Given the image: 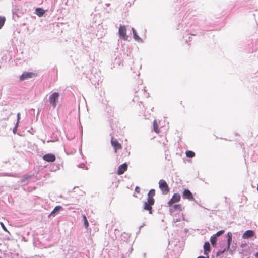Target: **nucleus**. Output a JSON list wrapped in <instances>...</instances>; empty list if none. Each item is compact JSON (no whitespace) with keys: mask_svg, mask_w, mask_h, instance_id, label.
I'll return each instance as SVG.
<instances>
[{"mask_svg":"<svg viewBox=\"0 0 258 258\" xmlns=\"http://www.w3.org/2000/svg\"><path fill=\"white\" fill-rule=\"evenodd\" d=\"M20 119V113L17 114V121L19 122Z\"/></svg>","mask_w":258,"mask_h":258,"instance_id":"obj_28","label":"nucleus"},{"mask_svg":"<svg viewBox=\"0 0 258 258\" xmlns=\"http://www.w3.org/2000/svg\"><path fill=\"white\" fill-rule=\"evenodd\" d=\"M154 203V200L151 199H147V201L145 202L144 204V209L146 210H148L150 214L152 213V206Z\"/></svg>","mask_w":258,"mask_h":258,"instance_id":"obj_4","label":"nucleus"},{"mask_svg":"<svg viewBox=\"0 0 258 258\" xmlns=\"http://www.w3.org/2000/svg\"><path fill=\"white\" fill-rule=\"evenodd\" d=\"M6 21V18L4 17H0V29L4 26Z\"/></svg>","mask_w":258,"mask_h":258,"instance_id":"obj_21","label":"nucleus"},{"mask_svg":"<svg viewBox=\"0 0 258 258\" xmlns=\"http://www.w3.org/2000/svg\"><path fill=\"white\" fill-rule=\"evenodd\" d=\"M210 244L209 242H206L204 245V254H207V252L209 251L210 250Z\"/></svg>","mask_w":258,"mask_h":258,"instance_id":"obj_17","label":"nucleus"},{"mask_svg":"<svg viewBox=\"0 0 258 258\" xmlns=\"http://www.w3.org/2000/svg\"><path fill=\"white\" fill-rule=\"evenodd\" d=\"M153 128L155 132L159 133V130L158 128V125L156 120L153 121Z\"/></svg>","mask_w":258,"mask_h":258,"instance_id":"obj_20","label":"nucleus"},{"mask_svg":"<svg viewBox=\"0 0 258 258\" xmlns=\"http://www.w3.org/2000/svg\"><path fill=\"white\" fill-rule=\"evenodd\" d=\"M159 186L160 188H161V180H160L159 182Z\"/></svg>","mask_w":258,"mask_h":258,"instance_id":"obj_29","label":"nucleus"},{"mask_svg":"<svg viewBox=\"0 0 258 258\" xmlns=\"http://www.w3.org/2000/svg\"><path fill=\"white\" fill-rule=\"evenodd\" d=\"M135 191L137 193L139 194L140 192V187L138 186H136L135 189Z\"/></svg>","mask_w":258,"mask_h":258,"instance_id":"obj_27","label":"nucleus"},{"mask_svg":"<svg viewBox=\"0 0 258 258\" xmlns=\"http://www.w3.org/2000/svg\"><path fill=\"white\" fill-rule=\"evenodd\" d=\"M0 258H1V257H0Z\"/></svg>","mask_w":258,"mask_h":258,"instance_id":"obj_34","label":"nucleus"},{"mask_svg":"<svg viewBox=\"0 0 258 258\" xmlns=\"http://www.w3.org/2000/svg\"><path fill=\"white\" fill-rule=\"evenodd\" d=\"M118 33L120 37H121L123 40H127V36H126V27L125 26L120 25L119 28Z\"/></svg>","mask_w":258,"mask_h":258,"instance_id":"obj_3","label":"nucleus"},{"mask_svg":"<svg viewBox=\"0 0 258 258\" xmlns=\"http://www.w3.org/2000/svg\"><path fill=\"white\" fill-rule=\"evenodd\" d=\"M254 235V231L252 230L246 231L242 235L243 239H248L252 237Z\"/></svg>","mask_w":258,"mask_h":258,"instance_id":"obj_11","label":"nucleus"},{"mask_svg":"<svg viewBox=\"0 0 258 258\" xmlns=\"http://www.w3.org/2000/svg\"><path fill=\"white\" fill-rule=\"evenodd\" d=\"M0 225H1V227H2L3 229L5 231L8 232V230H7V229L6 228V227H5V225L4 224V223L3 222H0Z\"/></svg>","mask_w":258,"mask_h":258,"instance_id":"obj_26","label":"nucleus"},{"mask_svg":"<svg viewBox=\"0 0 258 258\" xmlns=\"http://www.w3.org/2000/svg\"><path fill=\"white\" fill-rule=\"evenodd\" d=\"M257 190L258 191V184H257Z\"/></svg>","mask_w":258,"mask_h":258,"instance_id":"obj_33","label":"nucleus"},{"mask_svg":"<svg viewBox=\"0 0 258 258\" xmlns=\"http://www.w3.org/2000/svg\"><path fill=\"white\" fill-rule=\"evenodd\" d=\"M186 155L188 157H193L195 156V153L192 151H187L186 152Z\"/></svg>","mask_w":258,"mask_h":258,"instance_id":"obj_22","label":"nucleus"},{"mask_svg":"<svg viewBox=\"0 0 258 258\" xmlns=\"http://www.w3.org/2000/svg\"><path fill=\"white\" fill-rule=\"evenodd\" d=\"M59 94L57 92L52 93L49 97V100L50 103L52 105L53 108L56 106V101L59 97Z\"/></svg>","mask_w":258,"mask_h":258,"instance_id":"obj_1","label":"nucleus"},{"mask_svg":"<svg viewBox=\"0 0 258 258\" xmlns=\"http://www.w3.org/2000/svg\"><path fill=\"white\" fill-rule=\"evenodd\" d=\"M197 258H209V257H204V256H199Z\"/></svg>","mask_w":258,"mask_h":258,"instance_id":"obj_31","label":"nucleus"},{"mask_svg":"<svg viewBox=\"0 0 258 258\" xmlns=\"http://www.w3.org/2000/svg\"><path fill=\"white\" fill-rule=\"evenodd\" d=\"M83 221H84V224L86 228L89 226V223L88 222L87 217L85 215L83 216Z\"/></svg>","mask_w":258,"mask_h":258,"instance_id":"obj_19","label":"nucleus"},{"mask_svg":"<svg viewBox=\"0 0 258 258\" xmlns=\"http://www.w3.org/2000/svg\"><path fill=\"white\" fill-rule=\"evenodd\" d=\"M31 177V176H30V175L25 176L21 180V182H24L26 180L30 179Z\"/></svg>","mask_w":258,"mask_h":258,"instance_id":"obj_24","label":"nucleus"},{"mask_svg":"<svg viewBox=\"0 0 258 258\" xmlns=\"http://www.w3.org/2000/svg\"><path fill=\"white\" fill-rule=\"evenodd\" d=\"M227 237H228V238H227V247H228V248H229V247H230V243H231V242L232 241V233L228 232L227 233Z\"/></svg>","mask_w":258,"mask_h":258,"instance_id":"obj_16","label":"nucleus"},{"mask_svg":"<svg viewBox=\"0 0 258 258\" xmlns=\"http://www.w3.org/2000/svg\"><path fill=\"white\" fill-rule=\"evenodd\" d=\"M43 159L48 162H53L56 160L55 156L53 154H46L43 156Z\"/></svg>","mask_w":258,"mask_h":258,"instance_id":"obj_6","label":"nucleus"},{"mask_svg":"<svg viewBox=\"0 0 258 258\" xmlns=\"http://www.w3.org/2000/svg\"><path fill=\"white\" fill-rule=\"evenodd\" d=\"M132 30H133L134 38H135V40H138L139 39V37L137 35L136 31L133 28L132 29Z\"/></svg>","mask_w":258,"mask_h":258,"instance_id":"obj_23","label":"nucleus"},{"mask_svg":"<svg viewBox=\"0 0 258 258\" xmlns=\"http://www.w3.org/2000/svg\"><path fill=\"white\" fill-rule=\"evenodd\" d=\"M62 209L63 208L60 206H56L53 210V211L51 212V213L49 215V217H50V216H54L55 214L58 213L60 210H62Z\"/></svg>","mask_w":258,"mask_h":258,"instance_id":"obj_12","label":"nucleus"},{"mask_svg":"<svg viewBox=\"0 0 258 258\" xmlns=\"http://www.w3.org/2000/svg\"><path fill=\"white\" fill-rule=\"evenodd\" d=\"M183 198L189 200H194V198L191 192L188 189H185L183 192Z\"/></svg>","mask_w":258,"mask_h":258,"instance_id":"obj_10","label":"nucleus"},{"mask_svg":"<svg viewBox=\"0 0 258 258\" xmlns=\"http://www.w3.org/2000/svg\"><path fill=\"white\" fill-rule=\"evenodd\" d=\"M180 219H174L173 221L174 222H178L179 221H180Z\"/></svg>","mask_w":258,"mask_h":258,"instance_id":"obj_30","label":"nucleus"},{"mask_svg":"<svg viewBox=\"0 0 258 258\" xmlns=\"http://www.w3.org/2000/svg\"><path fill=\"white\" fill-rule=\"evenodd\" d=\"M35 13L38 16L41 17L45 13V11L42 8H37L36 9Z\"/></svg>","mask_w":258,"mask_h":258,"instance_id":"obj_14","label":"nucleus"},{"mask_svg":"<svg viewBox=\"0 0 258 258\" xmlns=\"http://www.w3.org/2000/svg\"><path fill=\"white\" fill-rule=\"evenodd\" d=\"M224 232V230H220L218 232H217L216 234H215V236H216L217 237L219 236H220L221 235H222V234H223Z\"/></svg>","mask_w":258,"mask_h":258,"instance_id":"obj_25","label":"nucleus"},{"mask_svg":"<svg viewBox=\"0 0 258 258\" xmlns=\"http://www.w3.org/2000/svg\"><path fill=\"white\" fill-rule=\"evenodd\" d=\"M217 237L215 234L213 235L210 238L211 244L214 246L216 244Z\"/></svg>","mask_w":258,"mask_h":258,"instance_id":"obj_18","label":"nucleus"},{"mask_svg":"<svg viewBox=\"0 0 258 258\" xmlns=\"http://www.w3.org/2000/svg\"><path fill=\"white\" fill-rule=\"evenodd\" d=\"M181 198L180 195L178 194H175L173 196L171 199L168 202L169 206H171L174 203L180 201Z\"/></svg>","mask_w":258,"mask_h":258,"instance_id":"obj_8","label":"nucleus"},{"mask_svg":"<svg viewBox=\"0 0 258 258\" xmlns=\"http://www.w3.org/2000/svg\"><path fill=\"white\" fill-rule=\"evenodd\" d=\"M111 144L113 146L114 151L117 153V150H120L122 148L121 145L119 143L116 139L112 137L111 139Z\"/></svg>","mask_w":258,"mask_h":258,"instance_id":"obj_2","label":"nucleus"},{"mask_svg":"<svg viewBox=\"0 0 258 258\" xmlns=\"http://www.w3.org/2000/svg\"><path fill=\"white\" fill-rule=\"evenodd\" d=\"M170 212L171 214H173V213L176 212H181L182 210L181 206L180 204H176L174 205L173 206L171 205V206H170Z\"/></svg>","mask_w":258,"mask_h":258,"instance_id":"obj_7","label":"nucleus"},{"mask_svg":"<svg viewBox=\"0 0 258 258\" xmlns=\"http://www.w3.org/2000/svg\"><path fill=\"white\" fill-rule=\"evenodd\" d=\"M155 191L154 189H151L148 194V199L154 200L153 197L155 196Z\"/></svg>","mask_w":258,"mask_h":258,"instance_id":"obj_15","label":"nucleus"},{"mask_svg":"<svg viewBox=\"0 0 258 258\" xmlns=\"http://www.w3.org/2000/svg\"><path fill=\"white\" fill-rule=\"evenodd\" d=\"M128 166L126 163H123L120 165L117 170V174L119 175L123 174L127 169Z\"/></svg>","mask_w":258,"mask_h":258,"instance_id":"obj_9","label":"nucleus"},{"mask_svg":"<svg viewBox=\"0 0 258 258\" xmlns=\"http://www.w3.org/2000/svg\"><path fill=\"white\" fill-rule=\"evenodd\" d=\"M255 256L256 258H258V252L255 253Z\"/></svg>","mask_w":258,"mask_h":258,"instance_id":"obj_32","label":"nucleus"},{"mask_svg":"<svg viewBox=\"0 0 258 258\" xmlns=\"http://www.w3.org/2000/svg\"><path fill=\"white\" fill-rule=\"evenodd\" d=\"M169 191V188L165 181L162 180V194H166Z\"/></svg>","mask_w":258,"mask_h":258,"instance_id":"obj_13","label":"nucleus"},{"mask_svg":"<svg viewBox=\"0 0 258 258\" xmlns=\"http://www.w3.org/2000/svg\"><path fill=\"white\" fill-rule=\"evenodd\" d=\"M35 76V75L33 73L25 72L20 76V80L21 81H24L31 78Z\"/></svg>","mask_w":258,"mask_h":258,"instance_id":"obj_5","label":"nucleus"}]
</instances>
